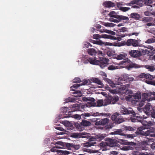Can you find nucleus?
Wrapping results in <instances>:
<instances>
[{"mask_svg": "<svg viewBox=\"0 0 155 155\" xmlns=\"http://www.w3.org/2000/svg\"><path fill=\"white\" fill-rule=\"evenodd\" d=\"M56 129L61 130V131H64L61 132L60 133H58V135H62L65 134L66 131H65L63 129V128H62L60 127H56V128H55Z\"/></svg>", "mask_w": 155, "mask_h": 155, "instance_id": "nucleus-37", "label": "nucleus"}, {"mask_svg": "<svg viewBox=\"0 0 155 155\" xmlns=\"http://www.w3.org/2000/svg\"><path fill=\"white\" fill-rule=\"evenodd\" d=\"M130 17L132 18H134L136 20H139L140 17V15L136 13H131Z\"/></svg>", "mask_w": 155, "mask_h": 155, "instance_id": "nucleus-25", "label": "nucleus"}, {"mask_svg": "<svg viewBox=\"0 0 155 155\" xmlns=\"http://www.w3.org/2000/svg\"><path fill=\"white\" fill-rule=\"evenodd\" d=\"M154 42H155V39L153 38L148 39L145 41V43L148 44H150Z\"/></svg>", "mask_w": 155, "mask_h": 155, "instance_id": "nucleus-43", "label": "nucleus"}, {"mask_svg": "<svg viewBox=\"0 0 155 155\" xmlns=\"http://www.w3.org/2000/svg\"><path fill=\"white\" fill-rule=\"evenodd\" d=\"M128 78V74H124L118 78L117 82L118 85L122 86L123 83H124V82H127V78Z\"/></svg>", "mask_w": 155, "mask_h": 155, "instance_id": "nucleus-10", "label": "nucleus"}, {"mask_svg": "<svg viewBox=\"0 0 155 155\" xmlns=\"http://www.w3.org/2000/svg\"><path fill=\"white\" fill-rule=\"evenodd\" d=\"M139 133L141 135L147 136H150L151 137L155 136V134H152L153 132L150 130H147V131L145 132L143 130H139Z\"/></svg>", "mask_w": 155, "mask_h": 155, "instance_id": "nucleus-17", "label": "nucleus"}, {"mask_svg": "<svg viewBox=\"0 0 155 155\" xmlns=\"http://www.w3.org/2000/svg\"><path fill=\"white\" fill-rule=\"evenodd\" d=\"M99 60L95 58H90L83 60L84 64H87L89 62L92 64L99 65L102 69L107 66L109 64V60L108 59L103 57H99Z\"/></svg>", "mask_w": 155, "mask_h": 155, "instance_id": "nucleus-1", "label": "nucleus"}, {"mask_svg": "<svg viewBox=\"0 0 155 155\" xmlns=\"http://www.w3.org/2000/svg\"><path fill=\"white\" fill-rule=\"evenodd\" d=\"M73 117L76 119H78L79 120L81 118V116L80 115L77 114L74 115Z\"/></svg>", "mask_w": 155, "mask_h": 155, "instance_id": "nucleus-60", "label": "nucleus"}, {"mask_svg": "<svg viewBox=\"0 0 155 155\" xmlns=\"http://www.w3.org/2000/svg\"><path fill=\"white\" fill-rule=\"evenodd\" d=\"M65 145L68 148V149L69 148H72V147L73 146V143H65Z\"/></svg>", "mask_w": 155, "mask_h": 155, "instance_id": "nucleus-48", "label": "nucleus"}, {"mask_svg": "<svg viewBox=\"0 0 155 155\" xmlns=\"http://www.w3.org/2000/svg\"><path fill=\"white\" fill-rule=\"evenodd\" d=\"M80 137L82 138H86L88 139L91 137V134L90 133L81 132L80 133Z\"/></svg>", "mask_w": 155, "mask_h": 155, "instance_id": "nucleus-22", "label": "nucleus"}, {"mask_svg": "<svg viewBox=\"0 0 155 155\" xmlns=\"http://www.w3.org/2000/svg\"><path fill=\"white\" fill-rule=\"evenodd\" d=\"M120 148L121 150L124 151H127L128 150V146H125L120 147Z\"/></svg>", "mask_w": 155, "mask_h": 155, "instance_id": "nucleus-52", "label": "nucleus"}, {"mask_svg": "<svg viewBox=\"0 0 155 155\" xmlns=\"http://www.w3.org/2000/svg\"><path fill=\"white\" fill-rule=\"evenodd\" d=\"M107 142L106 143V145L107 146L113 147L117 146V141L116 140L107 138Z\"/></svg>", "mask_w": 155, "mask_h": 155, "instance_id": "nucleus-12", "label": "nucleus"}, {"mask_svg": "<svg viewBox=\"0 0 155 155\" xmlns=\"http://www.w3.org/2000/svg\"><path fill=\"white\" fill-rule=\"evenodd\" d=\"M107 54L109 57L113 56L114 53L112 51H108L107 52Z\"/></svg>", "mask_w": 155, "mask_h": 155, "instance_id": "nucleus-53", "label": "nucleus"}, {"mask_svg": "<svg viewBox=\"0 0 155 155\" xmlns=\"http://www.w3.org/2000/svg\"><path fill=\"white\" fill-rule=\"evenodd\" d=\"M120 141V143L121 144L125 145H127L128 141L127 140H121Z\"/></svg>", "mask_w": 155, "mask_h": 155, "instance_id": "nucleus-55", "label": "nucleus"}, {"mask_svg": "<svg viewBox=\"0 0 155 155\" xmlns=\"http://www.w3.org/2000/svg\"><path fill=\"white\" fill-rule=\"evenodd\" d=\"M127 55L125 54H120L118 55L116 57L117 60H121L123 59L121 63V64H125L126 63H129L130 62V61L127 58H126Z\"/></svg>", "mask_w": 155, "mask_h": 155, "instance_id": "nucleus-9", "label": "nucleus"}, {"mask_svg": "<svg viewBox=\"0 0 155 155\" xmlns=\"http://www.w3.org/2000/svg\"><path fill=\"white\" fill-rule=\"evenodd\" d=\"M72 136L74 138H80V135L79 133H74L72 134Z\"/></svg>", "mask_w": 155, "mask_h": 155, "instance_id": "nucleus-57", "label": "nucleus"}, {"mask_svg": "<svg viewBox=\"0 0 155 155\" xmlns=\"http://www.w3.org/2000/svg\"><path fill=\"white\" fill-rule=\"evenodd\" d=\"M75 101V100L74 98H71V97L67 98L65 100V102H73Z\"/></svg>", "mask_w": 155, "mask_h": 155, "instance_id": "nucleus-42", "label": "nucleus"}, {"mask_svg": "<svg viewBox=\"0 0 155 155\" xmlns=\"http://www.w3.org/2000/svg\"><path fill=\"white\" fill-rule=\"evenodd\" d=\"M130 84H126L123 86L119 88V91L122 94H126L127 93L128 90V88L129 87Z\"/></svg>", "mask_w": 155, "mask_h": 155, "instance_id": "nucleus-18", "label": "nucleus"}, {"mask_svg": "<svg viewBox=\"0 0 155 155\" xmlns=\"http://www.w3.org/2000/svg\"><path fill=\"white\" fill-rule=\"evenodd\" d=\"M61 153H62V155H68V154H69L70 153L69 152L67 151H66V150H64V151L61 150Z\"/></svg>", "mask_w": 155, "mask_h": 155, "instance_id": "nucleus-58", "label": "nucleus"}, {"mask_svg": "<svg viewBox=\"0 0 155 155\" xmlns=\"http://www.w3.org/2000/svg\"><path fill=\"white\" fill-rule=\"evenodd\" d=\"M118 19H120V21L122 20H129V18L128 17L124 16L123 15H119L118 16Z\"/></svg>", "mask_w": 155, "mask_h": 155, "instance_id": "nucleus-38", "label": "nucleus"}, {"mask_svg": "<svg viewBox=\"0 0 155 155\" xmlns=\"http://www.w3.org/2000/svg\"><path fill=\"white\" fill-rule=\"evenodd\" d=\"M129 63H130L128 66L129 68H137L140 67V65L136 64L135 63H134L131 62L130 63V62Z\"/></svg>", "mask_w": 155, "mask_h": 155, "instance_id": "nucleus-27", "label": "nucleus"}, {"mask_svg": "<svg viewBox=\"0 0 155 155\" xmlns=\"http://www.w3.org/2000/svg\"><path fill=\"white\" fill-rule=\"evenodd\" d=\"M119 115V114L118 113H114L111 116V119L114 121V123L117 118V117Z\"/></svg>", "mask_w": 155, "mask_h": 155, "instance_id": "nucleus-34", "label": "nucleus"}, {"mask_svg": "<svg viewBox=\"0 0 155 155\" xmlns=\"http://www.w3.org/2000/svg\"><path fill=\"white\" fill-rule=\"evenodd\" d=\"M95 121V124L97 126L101 125L104 126L107 124L109 121L108 119L107 118L102 119L97 118Z\"/></svg>", "mask_w": 155, "mask_h": 155, "instance_id": "nucleus-8", "label": "nucleus"}, {"mask_svg": "<svg viewBox=\"0 0 155 155\" xmlns=\"http://www.w3.org/2000/svg\"><path fill=\"white\" fill-rule=\"evenodd\" d=\"M80 146L79 145H75L74 144H73V146L72 148H74L76 150H78L80 148Z\"/></svg>", "mask_w": 155, "mask_h": 155, "instance_id": "nucleus-54", "label": "nucleus"}, {"mask_svg": "<svg viewBox=\"0 0 155 155\" xmlns=\"http://www.w3.org/2000/svg\"><path fill=\"white\" fill-rule=\"evenodd\" d=\"M64 125L67 127H69L71 126L70 123L68 121H65L64 122Z\"/></svg>", "mask_w": 155, "mask_h": 155, "instance_id": "nucleus-56", "label": "nucleus"}, {"mask_svg": "<svg viewBox=\"0 0 155 155\" xmlns=\"http://www.w3.org/2000/svg\"><path fill=\"white\" fill-rule=\"evenodd\" d=\"M130 9V8L127 7H121L120 8V10L124 12L127 11Z\"/></svg>", "mask_w": 155, "mask_h": 155, "instance_id": "nucleus-46", "label": "nucleus"}, {"mask_svg": "<svg viewBox=\"0 0 155 155\" xmlns=\"http://www.w3.org/2000/svg\"><path fill=\"white\" fill-rule=\"evenodd\" d=\"M45 144H48L50 143V139L49 138H46L45 140Z\"/></svg>", "mask_w": 155, "mask_h": 155, "instance_id": "nucleus-63", "label": "nucleus"}, {"mask_svg": "<svg viewBox=\"0 0 155 155\" xmlns=\"http://www.w3.org/2000/svg\"><path fill=\"white\" fill-rule=\"evenodd\" d=\"M97 139V138L90 137L89 138V141L83 143L82 145L84 147H90L92 146H96L95 144L97 143L96 141Z\"/></svg>", "mask_w": 155, "mask_h": 155, "instance_id": "nucleus-6", "label": "nucleus"}, {"mask_svg": "<svg viewBox=\"0 0 155 155\" xmlns=\"http://www.w3.org/2000/svg\"><path fill=\"white\" fill-rule=\"evenodd\" d=\"M144 4L148 6H151V4L152 3L151 0H144Z\"/></svg>", "mask_w": 155, "mask_h": 155, "instance_id": "nucleus-41", "label": "nucleus"}, {"mask_svg": "<svg viewBox=\"0 0 155 155\" xmlns=\"http://www.w3.org/2000/svg\"><path fill=\"white\" fill-rule=\"evenodd\" d=\"M71 90L72 91H74L73 93L76 94V95H75V97H80L81 95L82 94L81 91H79L74 90L73 88H71Z\"/></svg>", "mask_w": 155, "mask_h": 155, "instance_id": "nucleus-31", "label": "nucleus"}, {"mask_svg": "<svg viewBox=\"0 0 155 155\" xmlns=\"http://www.w3.org/2000/svg\"><path fill=\"white\" fill-rule=\"evenodd\" d=\"M104 114L103 113H99L98 112H92L90 113H84L81 114V116H83V117L85 118L86 117H88L91 116H92L94 117H96L97 116H103Z\"/></svg>", "mask_w": 155, "mask_h": 155, "instance_id": "nucleus-15", "label": "nucleus"}, {"mask_svg": "<svg viewBox=\"0 0 155 155\" xmlns=\"http://www.w3.org/2000/svg\"><path fill=\"white\" fill-rule=\"evenodd\" d=\"M112 134H119L120 135H124V133H122V130L121 129L117 130L116 131L112 132Z\"/></svg>", "mask_w": 155, "mask_h": 155, "instance_id": "nucleus-33", "label": "nucleus"}, {"mask_svg": "<svg viewBox=\"0 0 155 155\" xmlns=\"http://www.w3.org/2000/svg\"><path fill=\"white\" fill-rule=\"evenodd\" d=\"M84 106L81 105L80 107V105L78 104H73L71 107H70V110L71 111L74 112L77 111H81V109H84Z\"/></svg>", "mask_w": 155, "mask_h": 155, "instance_id": "nucleus-14", "label": "nucleus"}, {"mask_svg": "<svg viewBox=\"0 0 155 155\" xmlns=\"http://www.w3.org/2000/svg\"><path fill=\"white\" fill-rule=\"evenodd\" d=\"M119 31L120 32H125L127 31V28L125 27H124L122 28H121L119 29Z\"/></svg>", "mask_w": 155, "mask_h": 155, "instance_id": "nucleus-50", "label": "nucleus"}, {"mask_svg": "<svg viewBox=\"0 0 155 155\" xmlns=\"http://www.w3.org/2000/svg\"><path fill=\"white\" fill-rule=\"evenodd\" d=\"M103 5L106 7L110 8L115 6V4L114 3L110 1H106L103 3Z\"/></svg>", "mask_w": 155, "mask_h": 155, "instance_id": "nucleus-20", "label": "nucleus"}, {"mask_svg": "<svg viewBox=\"0 0 155 155\" xmlns=\"http://www.w3.org/2000/svg\"><path fill=\"white\" fill-rule=\"evenodd\" d=\"M81 82V79L79 78H76L73 80V82L75 83H79Z\"/></svg>", "mask_w": 155, "mask_h": 155, "instance_id": "nucleus-49", "label": "nucleus"}, {"mask_svg": "<svg viewBox=\"0 0 155 155\" xmlns=\"http://www.w3.org/2000/svg\"><path fill=\"white\" fill-rule=\"evenodd\" d=\"M134 2H132L130 3H128L127 5L128 6H131L132 5H133L131 6L132 8H140V6L138 5V4H135V3H134Z\"/></svg>", "mask_w": 155, "mask_h": 155, "instance_id": "nucleus-28", "label": "nucleus"}, {"mask_svg": "<svg viewBox=\"0 0 155 155\" xmlns=\"http://www.w3.org/2000/svg\"><path fill=\"white\" fill-rule=\"evenodd\" d=\"M153 18L150 17H145L142 18V21L144 22H150L153 20Z\"/></svg>", "mask_w": 155, "mask_h": 155, "instance_id": "nucleus-30", "label": "nucleus"}, {"mask_svg": "<svg viewBox=\"0 0 155 155\" xmlns=\"http://www.w3.org/2000/svg\"><path fill=\"white\" fill-rule=\"evenodd\" d=\"M127 145L135 146L136 145V143L133 142H128Z\"/></svg>", "mask_w": 155, "mask_h": 155, "instance_id": "nucleus-62", "label": "nucleus"}, {"mask_svg": "<svg viewBox=\"0 0 155 155\" xmlns=\"http://www.w3.org/2000/svg\"><path fill=\"white\" fill-rule=\"evenodd\" d=\"M119 100V97L117 96H109L106 100H105V105L110 104H114Z\"/></svg>", "mask_w": 155, "mask_h": 155, "instance_id": "nucleus-4", "label": "nucleus"}, {"mask_svg": "<svg viewBox=\"0 0 155 155\" xmlns=\"http://www.w3.org/2000/svg\"><path fill=\"white\" fill-rule=\"evenodd\" d=\"M125 129L127 130L132 131L134 130V129L132 127L129 126H126L125 127Z\"/></svg>", "mask_w": 155, "mask_h": 155, "instance_id": "nucleus-51", "label": "nucleus"}, {"mask_svg": "<svg viewBox=\"0 0 155 155\" xmlns=\"http://www.w3.org/2000/svg\"><path fill=\"white\" fill-rule=\"evenodd\" d=\"M117 66H115L113 65H111L109 66L108 67V69L109 70H115V69H117Z\"/></svg>", "mask_w": 155, "mask_h": 155, "instance_id": "nucleus-47", "label": "nucleus"}, {"mask_svg": "<svg viewBox=\"0 0 155 155\" xmlns=\"http://www.w3.org/2000/svg\"><path fill=\"white\" fill-rule=\"evenodd\" d=\"M129 54L134 58L139 57L141 55L140 51L138 50H130L129 52Z\"/></svg>", "mask_w": 155, "mask_h": 155, "instance_id": "nucleus-13", "label": "nucleus"}, {"mask_svg": "<svg viewBox=\"0 0 155 155\" xmlns=\"http://www.w3.org/2000/svg\"><path fill=\"white\" fill-rule=\"evenodd\" d=\"M93 38L96 39H98L100 38H104L110 39H113L114 37L110 35H107L106 34H103L101 35L97 34H96L93 35Z\"/></svg>", "mask_w": 155, "mask_h": 155, "instance_id": "nucleus-11", "label": "nucleus"}, {"mask_svg": "<svg viewBox=\"0 0 155 155\" xmlns=\"http://www.w3.org/2000/svg\"><path fill=\"white\" fill-rule=\"evenodd\" d=\"M149 93H144L142 94V99L141 103L143 105L146 100H149V97L150 96V94Z\"/></svg>", "mask_w": 155, "mask_h": 155, "instance_id": "nucleus-19", "label": "nucleus"}, {"mask_svg": "<svg viewBox=\"0 0 155 155\" xmlns=\"http://www.w3.org/2000/svg\"><path fill=\"white\" fill-rule=\"evenodd\" d=\"M68 108L65 107H62L61 109V112L63 114H64V115L65 114H66V113H67L68 110Z\"/></svg>", "mask_w": 155, "mask_h": 155, "instance_id": "nucleus-40", "label": "nucleus"}, {"mask_svg": "<svg viewBox=\"0 0 155 155\" xmlns=\"http://www.w3.org/2000/svg\"><path fill=\"white\" fill-rule=\"evenodd\" d=\"M105 32L108 33V34H111L112 35H114L115 34V32L112 31H110L108 30H106L104 31Z\"/></svg>", "mask_w": 155, "mask_h": 155, "instance_id": "nucleus-61", "label": "nucleus"}, {"mask_svg": "<svg viewBox=\"0 0 155 155\" xmlns=\"http://www.w3.org/2000/svg\"><path fill=\"white\" fill-rule=\"evenodd\" d=\"M145 68L150 71H153L155 70V65L153 64L145 65Z\"/></svg>", "mask_w": 155, "mask_h": 155, "instance_id": "nucleus-26", "label": "nucleus"}, {"mask_svg": "<svg viewBox=\"0 0 155 155\" xmlns=\"http://www.w3.org/2000/svg\"><path fill=\"white\" fill-rule=\"evenodd\" d=\"M104 25L106 27H114V25L112 23H105Z\"/></svg>", "mask_w": 155, "mask_h": 155, "instance_id": "nucleus-45", "label": "nucleus"}, {"mask_svg": "<svg viewBox=\"0 0 155 155\" xmlns=\"http://www.w3.org/2000/svg\"><path fill=\"white\" fill-rule=\"evenodd\" d=\"M87 53L91 56L93 57L95 56L97 54L98 56H103L104 54L102 53V51L96 50L93 48H90L88 49L87 50Z\"/></svg>", "mask_w": 155, "mask_h": 155, "instance_id": "nucleus-5", "label": "nucleus"}, {"mask_svg": "<svg viewBox=\"0 0 155 155\" xmlns=\"http://www.w3.org/2000/svg\"><path fill=\"white\" fill-rule=\"evenodd\" d=\"M108 15L111 17H114L117 19L118 18V15H117V13L114 11H111L108 14Z\"/></svg>", "mask_w": 155, "mask_h": 155, "instance_id": "nucleus-29", "label": "nucleus"}, {"mask_svg": "<svg viewBox=\"0 0 155 155\" xmlns=\"http://www.w3.org/2000/svg\"><path fill=\"white\" fill-rule=\"evenodd\" d=\"M96 102V105L95 106L101 107L102 106L103 104V101L102 100H98Z\"/></svg>", "mask_w": 155, "mask_h": 155, "instance_id": "nucleus-35", "label": "nucleus"}, {"mask_svg": "<svg viewBox=\"0 0 155 155\" xmlns=\"http://www.w3.org/2000/svg\"><path fill=\"white\" fill-rule=\"evenodd\" d=\"M91 81L93 82L97 83V84L101 85V86H99V88H101L102 87L103 84L102 82L98 78H93L91 79Z\"/></svg>", "mask_w": 155, "mask_h": 155, "instance_id": "nucleus-21", "label": "nucleus"}, {"mask_svg": "<svg viewBox=\"0 0 155 155\" xmlns=\"http://www.w3.org/2000/svg\"><path fill=\"white\" fill-rule=\"evenodd\" d=\"M87 100L89 101L88 103L90 104L91 106L95 107L96 105V102H95V100L94 98L89 97Z\"/></svg>", "mask_w": 155, "mask_h": 155, "instance_id": "nucleus-24", "label": "nucleus"}, {"mask_svg": "<svg viewBox=\"0 0 155 155\" xmlns=\"http://www.w3.org/2000/svg\"><path fill=\"white\" fill-rule=\"evenodd\" d=\"M133 98H134L135 100V104L137 103V102L139 100H140L141 98V94L140 93H136L133 96Z\"/></svg>", "mask_w": 155, "mask_h": 155, "instance_id": "nucleus-23", "label": "nucleus"}, {"mask_svg": "<svg viewBox=\"0 0 155 155\" xmlns=\"http://www.w3.org/2000/svg\"><path fill=\"white\" fill-rule=\"evenodd\" d=\"M124 120L122 118L118 117L116 120L114 122L115 124H120L121 123L124 122Z\"/></svg>", "mask_w": 155, "mask_h": 155, "instance_id": "nucleus-36", "label": "nucleus"}, {"mask_svg": "<svg viewBox=\"0 0 155 155\" xmlns=\"http://www.w3.org/2000/svg\"><path fill=\"white\" fill-rule=\"evenodd\" d=\"M109 21L116 23H118L120 21V19H115L113 18H110L109 19Z\"/></svg>", "mask_w": 155, "mask_h": 155, "instance_id": "nucleus-44", "label": "nucleus"}, {"mask_svg": "<svg viewBox=\"0 0 155 155\" xmlns=\"http://www.w3.org/2000/svg\"><path fill=\"white\" fill-rule=\"evenodd\" d=\"M139 77L141 78H145L146 80L145 82L147 84L155 86V77L154 79H153V77L149 74H145L144 73H141L139 75Z\"/></svg>", "mask_w": 155, "mask_h": 155, "instance_id": "nucleus-2", "label": "nucleus"}, {"mask_svg": "<svg viewBox=\"0 0 155 155\" xmlns=\"http://www.w3.org/2000/svg\"><path fill=\"white\" fill-rule=\"evenodd\" d=\"M103 80H104L105 81L107 82V83L110 84L111 83H112L113 81H111L110 79L108 78H103Z\"/></svg>", "mask_w": 155, "mask_h": 155, "instance_id": "nucleus-59", "label": "nucleus"}, {"mask_svg": "<svg viewBox=\"0 0 155 155\" xmlns=\"http://www.w3.org/2000/svg\"><path fill=\"white\" fill-rule=\"evenodd\" d=\"M120 112L123 114H131L133 117L138 118L139 117L138 116H137L136 114L133 110V109L130 107L127 108L123 106H121L120 108Z\"/></svg>", "mask_w": 155, "mask_h": 155, "instance_id": "nucleus-3", "label": "nucleus"}, {"mask_svg": "<svg viewBox=\"0 0 155 155\" xmlns=\"http://www.w3.org/2000/svg\"><path fill=\"white\" fill-rule=\"evenodd\" d=\"M90 45V43L88 42H85L84 44V46H83V47L88 48Z\"/></svg>", "mask_w": 155, "mask_h": 155, "instance_id": "nucleus-64", "label": "nucleus"}, {"mask_svg": "<svg viewBox=\"0 0 155 155\" xmlns=\"http://www.w3.org/2000/svg\"><path fill=\"white\" fill-rule=\"evenodd\" d=\"M124 45L128 46H132L134 47H137L139 46L138 41L132 39H128L127 41H124Z\"/></svg>", "mask_w": 155, "mask_h": 155, "instance_id": "nucleus-7", "label": "nucleus"}, {"mask_svg": "<svg viewBox=\"0 0 155 155\" xmlns=\"http://www.w3.org/2000/svg\"><path fill=\"white\" fill-rule=\"evenodd\" d=\"M69 111L68 112L67 114H64V116L63 117V118H68L70 117H73V115H72L71 114V113L73 112V111H71L69 109Z\"/></svg>", "mask_w": 155, "mask_h": 155, "instance_id": "nucleus-32", "label": "nucleus"}, {"mask_svg": "<svg viewBox=\"0 0 155 155\" xmlns=\"http://www.w3.org/2000/svg\"><path fill=\"white\" fill-rule=\"evenodd\" d=\"M91 124V123L90 122L85 120H82V122L80 123V124H76V126L79 130H81L80 128H79L81 127L80 125L84 127H87L90 126Z\"/></svg>", "mask_w": 155, "mask_h": 155, "instance_id": "nucleus-16", "label": "nucleus"}, {"mask_svg": "<svg viewBox=\"0 0 155 155\" xmlns=\"http://www.w3.org/2000/svg\"><path fill=\"white\" fill-rule=\"evenodd\" d=\"M137 3L138 4L140 7H142L144 4V0H138Z\"/></svg>", "mask_w": 155, "mask_h": 155, "instance_id": "nucleus-39", "label": "nucleus"}]
</instances>
